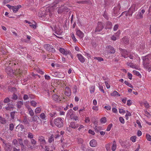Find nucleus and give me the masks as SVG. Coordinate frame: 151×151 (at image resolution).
<instances>
[{
    "label": "nucleus",
    "instance_id": "obj_1",
    "mask_svg": "<svg viewBox=\"0 0 151 151\" xmlns=\"http://www.w3.org/2000/svg\"><path fill=\"white\" fill-rule=\"evenodd\" d=\"M142 59L144 67L149 72L151 71V65H149L151 62L150 60L146 56L143 57Z\"/></svg>",
    "mask_w": 151,
    "mask_h": 151
},
{
    "label": "nucleus",
    "instance_id": "obj_2",
    "mask_svg": "<svg viewBox=\"0 0 151 151\" xmlns=\"http://www.w3.org/2000/svg\"><path fill=\"white\" fill-rule=\"evenodd\" d=\"M54 123L55 125L58 127H61L63 126V119L58 118L55 119L54 120Z\"/></svg>",
    "mask_w": 151,
    "mask_h": 151
},
{
    "label": "nucleus",
    "instance_id": "obj_3",
    "mask_svg": "<svg viewBox=\"0 0 151 151\" xmlns=\"http://www.w3.org/2000/svg\"><path fill=\"white\" fill-rule=\"evenodd\" d=\"M38 141L41 147L43 148L44 146L46 144V141L44 137L42 135L39 136L38 137Z\"/></svg>",
    "mask_w": 151,
    "mask_h": 151
},
{
    "label": "nucleus",
    "instance_id": "obj_4",
    "mask_svg": "<svg viewBox=\"0 0 151 151\" xmlns=\"http://www.w3.org/2000/svg\"><path fill=\"white\" fill-rule=\"evenodd\" d=\"M104 26L102 22H99L98 24V26L96 28L95 32L96 34H99L104 28Z\"/></svg>",
    "mask_w": 151,
    "mask_h": 151
},
{
    "label": "nucleus",
    "instance_id": "obj_5",
    "mask_svg": "<svg viewBox=\"0 0 151 151\" xmlns=\"http://www.w3.org/2000/svg\"><path fill=\"white\" fill-rule=\"evenodd\" d=\"M59 51L60 52L62 53L63 55H70L72 58H73V56L72 55L71 52L70 51L67 50H65L64 49L62 48H59Z\"/></svg>",
    "mask_w": 151,
    "mask_h": 151
},
{
    "label": "nucleus",
    "instance_id": "obj_6",
    "mask_svg": "<svg viewBox=\"0 0 151 151\" xmlns=\"http://www.w3.org/2000/svg\"><path fill=\"white\" fill-rule=\"evenodd\" d=\"M44 48L47 50L54 52H55V49L53 47V46L49 44H46L44 45Z\"/></svg>",
    "mask_w": 151,
    "mask_h": 151
},
{
    "label": "nucleus",
    "instance_id": "obj_7",
    "mask_svg": "<svg viewBox=\"0 0 151 151\" xmlns=\"http://www.w3.org/2000/svg\"><path fill=\"white\" fill-rule=\"evenodd\" d=\"M138 8L137 5L135 4H133L129 9V14L132 16L133 13L135 10H137Z\"/></svg>",
    "mask_w": 151,
    "mask_h": 151
},
{
    "label": "nucleus",
    "instance_id": "obj_8",
    "mask_svg": "<svg viewBox=\"0 0 151 151\" xmlns=\"http://www.w3.org/2000/svg\"><path fill=\"white\" fill-rule=\"evenodd\" d=\"M60 141L62 144V147H67L68 145L70 144V140L69 139L66 140L61 139Z\"/></svg>",
    "mask_w": 151,
    "mask_h": 151
},
{
    "label": "nucleus",
    "instance_id": "obj_9",
    "mask_svg": "<svg viewBox=\"0 0 151 151\" xmlns=\"http://www.w3.org/2000/svg\"><path fill=\"white\" fill-rule=\"evenodd\" d=\"M6 71L8 75L12 76L15 74L14 71L10 67H8L6 69Z\"/></svg>",
    "mask_w": 151,
    "mask_h": 151
},
{
    "label": "nucleus",
    "instance_id": "obj_10",
    "mask_svg": "<svg viewBox=\"0 0 151 151\" xmlns=\"http://www.w3.org/2000/svg\"><path fill=\"white\" fill-rule=\"evenodd\" d=\"M76 35L80 38H82L84 36L83 33L79 29H76Z\"/></svg>",
    "mask_w": 151,
    "mask_h": 151
},
{
    "label": "nucleus",
    "instance_id": "obj_11",
    "mask_svg": "<svg viewBox=\"0 0 151 151\" xmlns=\"http://www.w3.org/2000/svg\"><path fill=\"white\" fill-rule=\"evenodd\" d=\"M46 16H47V14H46L45 12L44 11L40 10L38 13V16L40 17H41L43 19L45 17L46 18Z\"/></svg>",
    "mask_w": 151,
    "mask_h": 151
},
{
    "label": "nucleus",
    "instance_id": "obj_12",
    "mask_svg": "<svg viewBox=\"0 0 151 151\" xmlns=\"http://www.w3.org/2000/svg\"><path fill=\"white\" fill-rule=\"evenodd\" d=\"M65 94L68 96H69L71 95V91L70 88L68 87L65 88Z\"/></svg>",
    "mask_w": 151,
    "mask_h": 151
},
{
    "label": "nucleus",
    "instance_id": "obj_13",
    "mask_svg": "<svg viewBox=\"0 0 151 151\" xmlns=\"http://www.w3.org/2000/svg\"><path fill=\"white\" fill-rule=\"evenodd\" d=\"M79 124H76L74 122H71L69 125V127L73 129L77 128Z\"/></svg>",
    "mask_w": 151,
    "mask_h": 151
},
{
    "label": "nucleus",
    "instance_id": "obj_14",
    "mask_svg": "<svg viewBox=\"0 0 151 151\" xmlns=\"http://www.w3.org/2000/svg\"><path fill=\"white\" fill-rule=\"evenodd\" d=\"M24 145H26L27 147L31 150L33 149V147L31 145L27 139H25L24 141Z\"/></svg>",
    "mask_w": 151,
    "mask_h": 151
},
{
    "label": "nucleus",
    "instance_id": "obj_15",
    "mask_svg": "<svg viewBox=\"0 0 151 151\" xmlns=\"http://www.w3.org/2000/svg\"><path fill=\"white\" fill-rule=\"evenodd\" d=\"M77 57L81 63H83L85 62V59L81 55L78 54L77 55Z\"/></svg>",
    "mask_w": 151,
    "mask_h": 151
},
{
    "label": "nucleus",
    "instance_id": "obj_16",
    "mask_svg": "<svg viewBox=\"0 0 151 151\" xmlns=\"http://www.w3.org/2000/svg\"><path fill=\"white\" fill-rule=\"evenodd\" d=\"M13 108V105L10 103H8L5 108V109H6V110L8 111H11L12 109Z\"/></svg>",
    "mask_w": 151,
    "mask_h": 151
},
{
    "label": "nucleus",
    "instance_id": "obj_17",
    "mask_svg": "<svg viewBox=\"0 0 151 151\" xmlns=\"http://www.w3.org/2000/svg\"><path fill=\"white\" fill-rule=\"evenodd\" d=\"M27 109L29 114L31 116H34V113L33 110L32 109L31 107L29 106H27Z\"/></svg>",
    "mask_w": 151,
    "mask_h": 151
},
{
    "label": "nucleus",
    "instance_id": "obj_18",
    "mask_svg": "<svg viewBox=\"0 0 151 151\" xmlns=\"http://www.w3.org/2000/svg\"><path fill=\"white\" fill-rule=\"evenodd\" d=\"M128 66H129L130 67L135 68L136 69L139 70V68L138 67L137 65H134L133 63H127Z\"/></svg>",
    "mask_w": 151,
    "mask_h": 151
},
{
    "label": "nucleus",
    "instance_id": "obj_19",
    "mask_svg": "<svg viewBox=\"0 0 151 151\" xmlns=\"http://www.w3.org/2000/svg\"><path fill=\"white\" fill-rule=\"evenodd\" d=\"M21 7V6L19 5L16 6H13L12 10L13 12L16 13L17 12L19 9Z\"/></svg>",
    "mask_w": 151,
    "mask_h": 151
},
{
    "label": "nucleus",
    "instance_id": "obj_20",
    "mask_svg": "<svg viewBox=\"0 0 151 151\" xmlns=\"http://www.w3.org/2000/svg\"><path fill=\"white\" fill-rule=\"evenodd\" d=\"M90 145L91 147H95L96 146L97 142L96 140L93 139L90 141Z\"/></svg>",
    "mask_w": 151,
    "mask_h": 151
},
{
    "label": "nucleus",
    "instance_id": "obj_21",
    "mask_svg": "<svg viewBox=\"0 0 151 151\" xmlns=\"http://www.w3.org/2000/svg\"><path fill=\"white\" fill-rule=\"evenodd\" d=\"M24 128V127L22 125L19 124L16 127L15 130L17 132L19 131V130L22 131Z\"/></svg>",
    "mask_w": 151,
    "mask_h": 151
},
{
    "label": "nucleus",
    "instance_id": "obj_22",
    "mask_svg": "<svg viewBox=\"0 0 151 151\" xmlns=\"http://www.w3.org/2000/svg\"><path fill=\"white\" fill-rule=\"evenodd\" d=\"M122 56L124 57L125 58H126L128 57V52L127 51L125 50H122Z\"/></svg>",
    "mask_w": 151,
    "mask_h": 151
},
{
    "label": "nucleus",
    "instance_id": "obj_23",
    "mask_svg": "<svg viewBox=\"0 0 151 151\" xmlns=\"http://www.w3.org/2000/svg\"><path fill=\"white\" fill-rule=\"evenodd\" d=\"M4 146L6 151H10L11 149L10 148V145L9 144L4 143Z\"/></svg>",
    "mask_w": 151,
    "mask_h": 151
},
{
    "label": "nucleus",
    "instance_id": "obj_24",
    "mask_svg": "<svg viewBox=\"0 0 151 151\" xmlns=\"http://www.w3.org/2000/svg\"><path fill=\"white\" fill-rule=\"evenodd\" d=\"M107 49H109L111 53H114L115 52V51L113 47L111 46H108L106 47Z\"/></svg>",
    "mask_w": 151,
    "mask_h": 151
},
{
    "label": "nucleus",
    "instance_id": "obj_25",
    "mask_svg": "<svg viewBox=\"0 0 151 151\" xmlns=\"http://www.w3.org/2000/svg\"><path fill=\"white\" fill-rule=\"evenodd\" d=\"M116 141L114 140L113 142V144L111 147V150L113 151L116 150Z\"/></svg>",
    "mask_w": 151,
    "mask_h": 151
},
{
    "label": "nucleus",
    "instance_id": "obj_26",
    "mask_svg": "<svg viewBox=\"0 0 151 151\" xmlns=\"http://www.w3.org/2000/svg\"><path fill=\"white\" fill-rule=\"evenodd\" d=\"M52 98L55 101H60L58 96L56 94L53 95L52 96Z\"/></svg>",
    "mask_w": 151,
    "mask_h": 151
},
{
    "label": "nucleus",
    "instance_id": "obj_27",
    "mask_svg": "<svg viewBox=\"0 0 151 151\" xmlns=\"http://www.w3.org/2000/svg\"><path fill=\"white\" fill-rule=\"evenodd\" d=\"M0 122L1 124H5L6 122V120L4 118L2 117L1 116H0Z\"/></svg>",
    "mask_w": 151,
    "mask_h": 151
},
{
    "label": "nucleus",
    "instance_id": "obj_28",
    "mask_svg": "<svg viewBox=\"0 0 151 151\" xmlns=\"http://www.w3.org/2000/svg\"><path fill=\"white\" fill-rule=\"evenodd\" d=\"M102 124H104L107 121L106 118L105 117H102L100 120Z\"/></svg>",
    "mask_w": 151,
    "mask_h": 151
},
{
    "label": "nucleus",
    "instance_id": "obj_29",
    "mask_svg": "<svg viewBox=\"0 0 151 151\" xmlns=\"http://www.w3.org/2000/svg\"><path fill=\"white\" fill-rule=\"evenodd\" d=\"M13 143L16 147L19 146L18 141L16 139H14L13 141Z\"/></svg>",
    "mask_w": 151,
    "mask_h": 151
},
{
    "label": "nucleus",
    "instance_id": "obj_30",
    "mask_svg": "<svg viewBox=\"0 0 151 151\" xmlns=\"http://www.w3.org/2000/svg\"><path fill=\"white\" fill-rule=\"evenodd\" d=\"M23 105V102L22 101H19L17 102V106L18 108H21L22 106Z\"/></svg>",
    "mask_w": 151,
    "mask_h": 151
},
{
    "label": "nucleus",
    "instance_id": "obj_31",
    "mask_svg": "<svg viewBox=\"0 0 151 151\" xmlns=\"http://www.w3.org/2000/svg\"><path fill=\"white\" fill-rule=\"evenodd\" d=\"M95 86H91L90 88V91L91 93H93L95 90Z\"/></svg>",
    "mask_w": 151,
    "mask_h": 151
},
{
    "label": "nucleus",
    "instance_id": "obj_32",
    "mask_svg": "<svg viewBox=\"0 0 151 151\" xmlns=\"http://www.w3.org/2000/svg\"><path fill=\"white\" fill-rule=\"evenodd\" d=\"M74 113L73 110L72 109H70L68 111L67 115L68 116H70L72 114Z\"/></svg>",
    "mask_w": 151,
    "mask_h": 151
},
{
    "label": "nucleus",
    "instance_id": "obj_33",
    "mask_svg": "<svg viewBox=\"0 0 151 151\" xmlns=\"http://www.w3.org/2000/svg\"><path fill=\"white\" fill-rule=\"evenodd\" d=\"M27 137L28 138L32 139L33 138L34 135L32 133L29 132L28 133Z\"/></svg>",
    "mask_w": 151,
    "mask_h": 151
},
{
    "label": "nucleus",
    "instance_id": "obj_34",
    "mask_svg": "<svg viewBox=\"0 0 151 151\" xmlns=\"http://www.w3.org/2000/svg\"><path fill=\"white\" fill-rule=\"evenodd\" d=\"M124 83L126 85H127L128 86L132 88H133V86L127 81H125L124 82Z\"/></svg>",
    "mask_w": 151,
    "mask_h": 151
},
{
    "label": "nucleus",
    "instance_id": "obj_35",
    "mask_svg": "<svg viewBox=\"0 0 151 151\" xmlns=\"http://www.w3.org/2000/svg\"><path fill=\"white\" fill-rule=\"evenodd\" d=\"M133 73L134 74L136 75L137 76H141V75L140 73L136 70H134L133 71Z\"/></svg>",
    "mask_w": 151,
    "mask_h": 151
},
{
    "label": "nucleus",
    "instance_id": "obj_36",
    "mask_svg": "<svg viewBox=\"0 0 151 151\" xmlns=\"http://www.w3.org/2000/svg\"><path fill=\"white\" fill-rule=\"evenodd\" d=\"M143 14H142L140 12L139 14H137L136 16V18L137 19L142 18L143 17Z\"/></svg>",
    "mask_w": 151,
    "mask_h": 151
},
{
    "label": "nucleus",
    "instance_id": "obj_37",
    "mask_svg": "<svg viewBox=\"0 0 151 151\" xmlns=\"http://www.w3.org/2000/svg\"><path fill=\"white\" fill-rule=\"evenodd\" d=\"M41 111V109L40 107H37L36 108L35 110V112L36 114L40 113Z\"/></svg>",
    "mask_w": 151,
    "mask_h": 151
},
{
    "label": "nucleus",
    "instance_id": "obj_38",
    "mask_svg": "<svg viewBox=\"0 0 151 151\" xmlns=\"http://www.w3.org/2000/svg\"><path fill=\"white\" fill-rule=\"evenodd\" d=\"M70 35L71 38L74 42H76L77 41L76 38H75L74 34L73 32L71 33Z\"/></svg>",
    "mask_w": 151,
    "mask_h": 151
},
{
    "label": "nucleus",
    "instance_id": "obj_39",
    "mask_svg": "<svg viewBox=\"0 0 151 151\" xmlns=\"http://www.w3.org/2000/svg\"><path fill=\"white\" fill-rule=\"evenodd\" d=\"M49 115L51 117H54L57 116L56 113L55 112L50 113L49 114Z\"/></svg>",
    "mask_w": 151,
    "mask_h": 151
},
{
    "label": "nucleus",
    "instance_id": "obj_40",
    "mask_svg": "<svg viewBox=\"0 0 151 151\" xmlns=\"http://www.w3.org/2000/svg\"><path fill=\"white\" fill-rule=\"evenodd\" d=\"M146 139L149 141H151V136L148 134H147L146 135Z\"/></svg>",
    "mask_w": 151,
    "mask_h": 151
},
{
    "label": "nucleus",
    "instance_id": "obj_41",
    "mask_svg": "<svg viewBox=\"0 0 151 151\" xmlns=\"http://www.w3.org/2000/svg\"><path fill=\"white\" fill-rule=\"evenodd\" d=\"M94 58L95 59L97 60L99 62L104 60L103 58L101 57H94Z\"/></svg>",
    "mask_w": 151,
    "mask_h": 151
},
{
    "label": "nucleus",
    "instance_id": "obj_42",
    "mask_svg": "<svg viewBox=\"0 0 151 151\" xmlns=\"http://www.w3.org/2000/svg\"><path fill=\"white\" fill-rule=\"evenodd\" d=\"M137 55L135 54H130V55L128 56L130 59H133L135 58L136 57Z\"/></svg>",
    "mask_w": 151,
    "mask_h": 151
},
{
    "label": "nucleus",
    "instance_id": "obj_43",
    "mask_svg": "<svg viewBox=\"0 0 151 151\" xmlns=\"http://www.w3.org/2000/svg\"><path fill=\"white\" fill-rule=\"evenodd\" d=\"M30 142L33 145H35L37 143V141L34 139H32L30 140Z\"/></svg>",
    "mask_w": 151,
    "mask_h": 151
},
{
    "label": "nucleus",
    "instance_id": "obj_44",
    "mask_svg": "<svg viewBox=\"0 0 151 151\" xmlns=\"http://www.w3.org/2000/svg\"><path fill=\"white\" fill-rule=\"evenodd\" d=\"M30 103L32 106L35 107L36 106L37 103L34 101H30Z\"/></svg>",
    "mask_w": 151,
    "mask_h": 151
},
{
    "label": "nucleus",
    "instance_id": "obj_45",
    "mask_svg": "<svg viewBox=\"0 0 151 151\" xmlns=\"http://www.w3.org/2000/svg\"><path fill=\"white\" fill-rule=\"evenodd\" d=\"M40 118L42 119H45V118L46 117L45 114L43 113H42L40 115Z\"/></svg>",
    "mask_w": 151,
    "mask_h": 151
},
{
    "label": "nucleus",
    "instance_id": "obj_46",
    "mask_svg": "<svg viewBox=\"0 0 151 151\" xmlns=\"http://www.w3.org/2000/svg\"><path fill=\"white\" fill-rule=\"evenodd\" d=\"M22 122L25 124H28V122L27 120V119L26 117H24L22 121Z\"/></svg>",
    "mask_w": 151,
    "mask_h": 151
},
{
    "label": "nucleus",
    "instance_id": "obj_47",
    "mask_svg": "<svg viewBox=\"0 0 151 151\" xmlns=\"http://www.w3.org/2000/svg\"><path fill=\"white\" fill-rule=\"evenodd\" d=\"M120 34V32L119 31H118L116 33L114 34V35L118 39Z\"/></svg>",
    "mask_w": 151,
    "mask_h": 151
},
{
    "label": "nucleus",
    "instance_id": "obj_48",
    "mask_svg": "<svg viewBox=\"0 0 151 151\" xmlns=\"http://www.w3.org/2000/svg\"><path fill=\"white\" fill-rule=\"evenodd\" d=\"M106 148L107 151H110V145L109 144L106 145Z\"/></svg>",
    "mask_w": 151,
    "mask_h": 151
},
{
    "label": "nucleus",
    "instance_id": "obj_49",
    "mask_svg": "<svg viewBox=\"0 0 151 151\" xmlns=\"http://www.w3.org/2000/svg\"><path fill=\"white\" fill-rule=\"evenodd\" d=\"M112 125H113L112 124H109L108 125L107 127V128L106 131H109L110 130L111 127H112Z\"/></svg>",
    "mask_w": 151,
    "mask_h": 151
},
{
    "label": "nucleus",
    "instance_id": "obj_50",
    "mask_svg": "<svg viewBox=\"0 0 151 151\" xmlns=\"http://www.w3.org/2000/svg\"><path fill=\"white\" fill-rule=\"evenodd\" d=\"M38 118V117L37 116H34L32 117V121L34 122L36 121L37 120Z\"/></svg>",
    "mask_w": 151,
    "mask_h": 151
},
{
    "label": "nucleus",
    "instance_id": "obj_51",
    "mask_svg": "<svg viewBox=\"0 0 151 151\" xmlns=\"http://www.w3.org/2000/svg\"><path fill=\"white\" fill-rule=\"evenodd\" d=\"M136 137L135 136H133L131 137L130 139L133 142H134L136 141Z\"/></svg>",
    "mask_w": 151,
    "mask_h": 151
},
{
    "label": "nucleus",
    "instance_id": "obj_52",
    "mask_svg": "<svg viewBox=\"0 0 151 151\" xmlns=\"http://www.w3.org/2000/svg\"><path fill=\"white\" fill-rule=\"evenodd\" d=\"M118 94V93L117 91H115L111 94V95L112 96H115L117 95V94Z\"/></svg>",
    "mask_w": 151,
    "mask_h": 151
},
{
    "label": "nucleus",
    "instance_id": "obj_53",
    "mask_svg": "<svg viewBox=\"0 0 151 151\" xmlns=\"http://www.w3.org/2000/svg\"><path fill=\"white\" fill-rule=\"evenodd\" d=\"M12 98L13 100H16L17 99L18 97L17 95L14 94L13 95Z\"/></svg>",
    "mask_w": 151,
    "mask_h": 151
},
{
    "label": "nucleus",
    "instance_id": "obj_54",
    "mask_svg": "<svg viewBox=\"0 0 151 151\" xmlns=\"http://www.w3.org/2000/svg\"><path fill=\"white\" fill-rule=\"evenodd\" d=\"M14 125L13 124L11 123L9 124V129L11 131H12L14 129Z\"/></svg>",
    "mask_w": 151,
    "mask_h": 151
},
{
    "label": "nucleus",
    "instance_id": "obj_55",
    "mask_svg": "<svg viewBox=\"0 0 151 151\" xmlns=\"http://www.w3.org/2000/svg\"><path fill=\"white\" fill-rule=\"evenodd\" d=\"M119 112L120 114H124L125 112V110L122 109H119Z\"/></svg>",
    "mask_w": 151,
    "mask_h": 151
},
{
    "label": "nucleus",
    "instance_id": "obj_56",
    "mask_svg": "<svg viewBox=\"0 0 151 151\" xmlns=\"http://www.w3.org/2000/svg\"><path fill=\"white\" fill-rule=\"evenodd\" d=\"M54 140V137L53 135H52L48 139L49 142L50 143L52 141Z\"/></svg>",
    "mask_w": 151,
    "mask_h": 151
},
{
    "label": "nucleus",
    "instance_id": "obj_57",
    "mask_svg": "<svg viewBox=\"0 0 151 151\" xmlns=\"http://www.w3.org/2000/svg\"><path fill=\"white\" fill-rule=\"evenodd\" d=\"M19 142V144L21 146L23 145V143L22 139H18Z\"/></svg>",
    "mask_w": 151,
    "mask_h": 151
},
{
    "label": "nucleus",
    "instance_id": "obj_58",
    "mask_svg": "<svg viewBox=\"0 0 151 151\" xmlns=\"http://www.w3.org/2000/svg\"><path fill=\"white\" fill-rule=\"evenodd\" d=\"M119 120L121 123L122 124H124V119L122 117H120L119 118Z\"/></svg>",
    "mask_w": 151,
    "mask_h": 151
},
{
    "label": "nucleus",
    "instance_id": "obj_59",
    "mask_svg": "<svg viewBox=\"0 0 151 151\" xmlns=\"http://www.w3.org/2000/svg\"><path fill=\"white\" fill-rule=\"evenodd\" d=\"M99 90L101 91V92H102L104 93V91L103 89V88L102 86L101 85H99Z\"/></svg>",
    "mask_w": 151,
    "mask_h": 151
},
{
    "label": "nucleus",
    "instance_id": "obj_60",
    "mask_svg": "<svg viewBox=\"0 0 151 151\" xmlns=\"http://www.w3.org/2000/svg\"><path fill=\"white\" fill-rule=\"evenodd\" d=\"M123 40L124 42L126 44L128 43L129 42L128 40L127 39L126 37L124 38Z\"/></svg>",
    "mask_w": 151,
    "mask_h": 151
},
{
    "label": "nucleus",
    "instance_id": "obj_61",
    "mask_svg": "<svg viewBox=\"0 0 151 151\" xmlns=\"http://www.w3.org/2000/svg\"><path fill=\"white\" fill-rule=\"evenodd\" d=\"M111 40L114 41H116V40L118 39L114 35L111 37Z\"/></svg>",
    "mask_w": 151,
    "mask_h": 151
},
{
    "label": "nucleus",
    "instance_id": "obj_62",
    "mask_svg": "<svg viewBox=\"0 0 151 151\" xmlns=\"http://www.w3.org/2000/svg\"><path fill=\"white\" fill-rule=\"evenodd\" d=\"M119 28V25L118 24H116L114 27V31H116Z\"/></svg>",
    "mask_w": 151,
    "mask_h": 151
},
{
    "label": "nucleus",
    "instance_id": "obj_63",
    "mask_svg": "<svg viewBox=\"0 0 151 151\" xmlns=\"http://www.w3.org/2000/svg\"><path fill=\"white\" fill-rule=\"evenodd\" d=\"M21 146V149L22 151H26V147L23 145H22Z\"/></svg>",
    "mask_w": 151,
    "mask_h": 151
},
{
    "label": "nucleus",
    "instance_id": "obj_64",
    "mask_svg": "<svg viewBox=\"0 0 151 151\" xmlns=\"http://www.w3.org/2000/svg\"><path fill=\"white\" fill-rule=\"evenodd\" d=\"M9 101V99L8 97H7L5 99L4 101V103H7Z\"/></svg>",
    "mask_w": 151,
    "mask_h": 151
}]
</instances>
